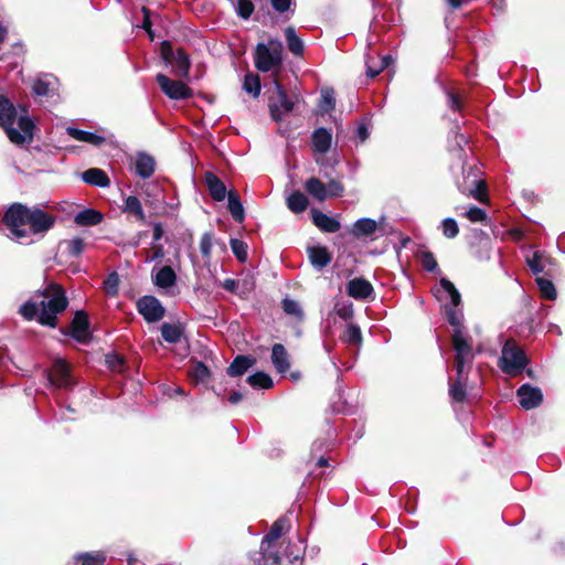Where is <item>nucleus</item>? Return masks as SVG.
Wrapping results in <instances>:
<instances>
[{
    "instance_id": "nucleus-10",
    "label": "nucleus",
    "mask_w": 565,
    "mask_h": 565,
    "mask_svg": "<svg viewBox=\"0 0 565 565\" xmlns=\"http://www.w3.org/2000/svg\"><path fill=\"white\" fill-rule=\"evenodd\" d=\"M479 170L473 167H469V172L465 175V181L461 184H458L459 190L462 193H466L479 202H486V182L480 179Z\"/></svg>"
},
{
    "instance_id": "nucleus-58",
    "label": "nucleus",
    "mask_w": 565,
    "mask_h": 565,
    "mask_svg": "<svg viewBox=\"0 0 565 565\" xmlns=\"http://www.w3.org/2000/svg\"><path fill=\"white\" fill-rule=\"evenodd\" d=\"M335 312L341 319L350 320L353 317V306L352 303H337Z\"/></svg>"
},
{
    "instance_id": "nucleus-28",
    "label": "nucleus",
    "mask_w": 565,
    "mask_h": 565,
    "mask_svg": "<svg viewBox=\"0 0 565 565\" xmlns=\"http://www.w3.org/2000/svg\"><path fill=\"white\" fill-rule=\"evenodd\" d=\"M305 189L309 195H311L317 201H324L328 199V193L326 192V184L318 178L312 177L308 179L305 183Z\"/></svg>"
},
{
    "instance_id": "nucleus-60",
    "label": "nucleus",
    "mask_w": 565,
    "mask_h": 565,
    "mask_svg": "<svg viewBox=\"0 0 565 565\" xmlns=\"http://www.w3.org/2000/svg\"><path fill=\"white\" fill-rule=\"evenodd\" d=\"M142 13H143V21H142V24H141V28L145 29L149 35V38L151 40H153L154 38V34H153V31L151 29V20H150V10L146 7H142L141 9Z\"/></svg>"
},
{
    "instance_id": "nucleus-64",
    "label": "nucleus",
    "mask_w": 565,
    "mask_h": 565,
    "mask_svg": "<svg viewBox=\"0 0 565 565\" xmlns=\"http://www.w3.org/2000/svg\"><path fill=\"white\" fill-rule=\"evenodd\" d=\"M322 100H323V104L326 105V109L327 110H331L334 108L335 106V99L333 97V93L332 92H329V90H326L322 93Z\"/></svg>"
},
{
    "instance_id": "nucleus-6",
    "label": "nucleus",
    "mask_w": 565,
    "mask_h": 565,
    "mask_svg": "<svg viewBox=\"0 0 565 565\" xmlns=\"http://www.w3.org/2000/svg\"><path fill=\"white\" fill-rule=\"evenodd\" d=\"M527 363L525 353L516 347L515 342L508 340L503 348L500 358L501 370L509 375H515L522 372Z\"/></svg>"
},
{
    "instance_id": "nucleus-39",
    "label": "nucleus",
    "mask_w": 565,
    "mask_h": 565,
    "mask_svg": "<svg viewBox=\"0 0 565 565\" xmlns=\"http://www.w3.org/2000/svg\"><path fill=\"white\" fill-rule=\"evenodd\" d=\"M260 88L259 76L253 73H247L244 77L243 89L253 95V97H258Z\"/></svg>"
},
{
    "instance_id": "nucleus-26",
    "label": "nucleus",
    "mask_w": 565,
    "mask_h": 565,
    "mask_svg": "<svg viewBox=\"0 0 565 565\" xmlns=\"http://www.w3.org/2000/svg\"><path fill=\"white\" fill-rule=\"evenodd\" d=\"M82 179L84 182L99 188H106L110 184L107 174L98 168L87 169L82 173Z\"/></svg>"
},
{
    "instance_id": "nucleus-12",
    "label": "nucleus",
    "mask_w": 565,
    "mask_h": 565,
    "mask_svg": "<svg viewBox=\"0 0 565 565\" xmlns=\"http://www.w3.org/2000/svg\"><path fill=\"white\" fill-rule=\"evenodd\" d=\"M46 380L50 385L63 388H70L74 385L71 375L70 365L62 359H56L51 372H47Z\"/></svg>"
},
{
    "instance_id": "nucleus-63",
    "label": "nucleus",
    "mask_w": 565,
    "mask_h": 565,
    "mask_svg": "<svg viewBox=\"0 0 565 565\" xmlns=\"http://www.w3.org/2000/svg\"><path fill=\"white\" fill-rule=\"evenodd\" d=\"M447 103L448 106L454 110H460L461 108V102L459 97L451 92L447 93Z\"/></svg>"
},
{
    "instance_id": "nucleus-61",
    "label": "nucleus",
    "mask_w": 565,
    "mask_h": 565,
    "mask_svg": "<svg viewBox=\"0 0 565 565\" xmlns=\"http://www.w3.org/2000/svg\"><path fill=\"white\" fill-rule=\"evenodd\" d=\"M292 1L294 0H270L273 8L279 13L288 11Z\"/></svg>"
},
{
    "instance_id": "nucleus-24",
    "label": "nucleus",
    "mask_w": 565,
    "mask_h": 565,
    "mask_svg": "<svg viewBox=\"0 0 565 565\" xmlns=\"http://www.w3.org/2000/svg\"><path fill=\"white\" fill-rule=\"evenodd\" d=\"M331 132L323 127H320L312 132V146L317 153L323 154L328 152L331 147Z\"/></svg>"
},
{
    "instance_id": "nucleus-62",
    "label": "nucleus",
    "mask_w": 565,
    "mask_h": 565,
    "mask_svg": "<svg viewBox=\"0 0 565 565\" xmlns=\"http://www.w3.org/2000/svg\"><path fill=\"white\" fill-rule=\"evenodd\" d=\"M164 257V248L161 244L153 245V252L147 257V262L161 260Z\"/></svg>"
},
{
    "instance_id": "nucleus-32",
    "label": "nucleus",
    "mask_w": 565,
    "mask_h": 565,
    "mask_svg": "<svg viewBox=\"0 0 565 565\" xmlns=\"http://www.w3.org/2000/svg\"><path fill=\"white\" fill-rule=\"evenodd\" d=\"M227 207L232 217L236 222L242 223L245 218V211L238 194L235 191H230L227 193Z\"/></svg>"
},
{
    "instance_id": "nucleus-52",
    "label": "nucleus",
    "mask_w": 565,
    "mask_h": 565,
    "mask_svg": "<svg viewBox=\"0 0 565 565\" xmlns=\"http://www.w3.org/2000/svg\"><path fill=\"white\" fill-rule=\"evenodd\" d=\"M192 377L198 382H204L210 376V370L202 362H196L191 371Z\"/></svg>"
},
{
    "instance_id": "nucleus-46",
    "label": "nucleus",
    "mask_w": 565,
    "mask_h": 565,
    "mask_svg": "<svg viewBox=\"0 0 565 565\" xmlns=\"http://www.w3.org/2000/svg\"><path fill=\"white\" fill-rule=\"evenodd\" d=\"M230 246L235 255V257L239 262H245L247 259V244L238 238H231Z\"/></svg>"
},
{
    "instance_id": "nucleus-55",
    "label": "nucleus",
    "mask_w": 565,
    "mask_h": 565,
    "mask_svg": "<svg viewBox=\"0 0 565 565\" xmlns=\"http://www.w3.org/2000/svg\"><path fill=\"white\" fill-rule=\"evenodd\" d=\"M200 252L205 259H210L212 252V234L204 233L200 241Z\"/></svg>"
},
{
    "instance_id": "nucleus-44",
    "label": "nucleus",
    "mask_w": 565,
    "mask_h": 565,
    "mask_svg": "<svg viewBox=\"0 0 565 565\" xmlns=\"http://www.w3.org/2000/svg\"><path fill=\"white\" fill-rule=\"evenodd\" d=\"M544 260L545 258L541 252H534L531 257L526 258V264L533 274L539 275L545 268Z\"/></svg>"
},
{
    "instance_id": "nucleus-47",
    "label": "nucleus",
    "mask_w": 565,
    "mask_h": 565,
    "mask_svg": "<svg viewBox=\"0 0 565 565\" xmlns=\"http://www.w3.org/2000/svg\"><path fill=\"white\" fill-rule=\"evenodd\" d=\"M75 559L82 561V565H104L106 556L103 553H85L75 556Z\"/></svg>"
},
{
    "instance_id": "nucleus-54",
    "label": "nucleus",
    "mask_w": 565,
    "mask_h": 565,
    "mask_svg": "<svg viewBox=\"0 0 565 565\" xmlns=\"http://www.w3.org/2000/svg\"><path fill=\"white\" fill-rule=\"evenodd\" d=\"M465 215L471 222H486L488 217L486 211L478 206L469 207Z\"/></svg>"
},
{
    "instance_id": "nucleus-23",
    "label": "nucleus",
    "mask_w": 565,
    "mask_h": 565,
    "mask_svg": "<svg viewBox=\"0 0 565 565\" xmlns=\"http://www.w3.org/2000/svg\"><path fill=\"white\" fill-rule=\"evenodd\" d=\"M377 230V222L373 218L362 217L355 221L351 228V234L356 238L369 237Z\"/></svg>"
},
{
    "instance_id": "nucleus-56",
    "label": "nucleus",
    "mask_w": 565,
    "mask_h": 565,
    "mask_svg": "<svg viewBox=\"0 0 565 565\" xmlns=\"http://www.w3.org/2000/svg\"><path fill=\"white\" fill-rule=\"evenodd\" d=\"M84 241L81 237H75L67 243V252L71 256L77 257L84 250Z\"/></svg>"
},
{
    "instance_id": "nucleus-25",
    "label": "nucleus",
    "mask_w": 565,
    "mask_h": 565,
    "mask_svg": "<svg viewBox=\"0 0 565 565\" xmlns=\"http://www.w3.org/2000/svg\"><path fill=\"white\" fill-rule=\"evenodd\" d=\"M256 363V359L248 356V355H237L233 362L230 364V366L226 370V373L232 376H241L243 375L248 369H250Z\"/></svg>"
},
{
    "instance_id": "nucleus-40",
    "label": "nucleus",
    "mask_w": 565,
    "mask_h": 565,
    "mask_svg": "<svg viewBox=\"0 0 565 565\" xmlns=\"http://www.w3.org/2000/svg\"><path fill=\"white\" fill-rule=\"evenodd\" d=\"M535 280L543 298L548 300L556 299L557 291L552 280L544 277H537Z\"/></svg>"
},
{
    "instance_id": "nucleus-49",
    "label": "nucleus",
    "mask_w": 565,
    "mask_h": 565,
    "mask_svg": "<svg viewBox=\"0 0 565 565\" xmlns=\"http://www.w3.org/2000/svg\"><path fill=\"white\" fill-rule=\"evenodd\" d=\"M440 228L443 231L444 236L447 238H455L459 233V227L455 218L447 217L443 220Z\"/></svg>"
},
{
    "instance_id": "nucleus-57",
    "label": "nucleus",
    "mask_w": 565,
    "mask_h": 565,
    "mask_svg": "<svg viewBox=\"0 0 565 565\" xmlns=\"http://www.w3.org/2000/svg\"><path fill=\"white\" fill-rule=\"evenodd\" d=\"M471 363H461V362H455V369H456V380L454 382L459 384L467 385L468 383V371H466V365H470Z\"/></svg>"
},
{
    "instance_id": "nucleus-11",
    "label": "nucleus",
    "mask_w": 565,
    "mask_h": 565,
    "mask_svg": "<svg viewBox=\"0 0 565 565\" xmlns=\"http://www.w3.org/2000/svg\"><path fill=\"white\" fill-rule=\"evenodd\" d=\"M138 312L149 322H157L166 315V309L154 296H143L137 301Z\"/></svg>"
},
{
    "instance_id": "nucleus-4",
    "label": "nucleus",
    "mask_w": 565,
    "mask_h": 565,
    "mask_svg": "<svg viewBox=\"0 0 565 565\" xmlns=\"http://www.w3.org/2000/svg\"><path fill=\"white\" fill-rule=\"evenodd\" d=\"M434 292L439 301L450 300V303L445 305L447 321L454 327V330H462V313L456 309L461 302V296L455 285L447 278H441L439 287H436Z\"/></svg>"
},
{
    "instance_id": "nucleus-22",
    "label": "nucleus",
    "mask_w": 565,
    "mask_h": 565,
    "mask_svg": "<svg viewBox=\"0 0 565 565\" xmlns=\"http://www.w3.org/2000/svg\"><path fill=\"white\" fill-rule=\"evenodd\" d=\"M313 224L326 233H335L341 228V224L334 217H331L320 211H312Z\"/></svg>"
},
{
    "instance_id": "nucleus-41",
    "label": "nucleus",
    "mask_w": 565,
    "mask_h": 565,
    "mask_svg": "<svg viewBox=\"0 0 565 565\" xmlns=\"http://www.w3.org/2000/svg\"><path fill=\"white\" fill-rule=\"evenodd\" d=\"M125 211L134 214L140 221H143L146 217L140 200L134 195H129L125 200Z\"/></svg>"
},
{
    "instance_id": "nucleus-43",
    "label": "nucleus",
    "mask_w": 565,
    "mask_h": 565,
    "mask_svg": "<svg viewBox=\"0 0 565 565\" xmlns=\"http://www.w3.org/2000/svg\"><path fill=\"white\" fill-rule=\"evenodd\" d=\"M449 396L455 403H462L467 396V385L449 381Z\"/></svg>"
},
{
    "instance_id": "nucleus-48",
    "label": "nucleus",
    "mask_w": 565,
    "mask_h": 565,
    "mask_svg": "<svg viewBox=\"0 0 565 565\" xmlns=\"http://www.w3.org/2000/svg\"><path fill=\"white\" fill-rule=\"evenodd\" d=\"M282 309L289 316H295L299 319L303 318L302 308L297 300L285 298L282 300Z\"/></svg>"
},
{
    "instance_id": "nucleus-18",
    "label": "nucleus",
    "mask_w": 565,
    "mask_h": 565,
    "mask_svg": "<svg viewBox=\"0 0 565 565\" xmlns=\"http://www.w3.org/2000/svg\"><path fill=\"white\" fill-rule=\"evenodd\" d=\"M307 253L311 265L317 270L327 267L332 260V254L324 246H309Z\"/></svg>"
},
{
    "instance_id": "nucleus-9",
    "label": "nucleus",
    "mask_w": 565,
    "mask_h": 565,
    "mask_svg": "<svg viewBox=\"0 0 565 565\" xmlns=\"http://www.w3.org/2000/svg\"><path fill=\"white\" fill-rule=\"evenodd\" d=\"M156 81L170 99L182 100L193 96L192 89L181 81L171 79L161 73L156 76Z\"/></svg>"
},
{
    "instance_id": "nucleus-15",
    "label": "nucleus",
    "mask_w": 565,
    "mask_h": 565,
    "mask_svg": "<svg viewBox=\"0 0 565 565\" xmlns=\"http://www.w3.org/2000/svg\"><path fill=\"white\" fill-rule=\"evenodd\" d=\"M70 334L79 343H88L90 340L89 321L85 311L78 310L75 312Z\"/></svg>"
},
{
    "instance_id": "nucleus-19",
    "label": "nucleus",
    "mask_w": 565,
    "mask_h": 565,
    "mask_svg": "<svg viewBox=\"0 0 565 565\" xmlns=\"http://www.w3.org/2000/svg\"><path fill=\"white\" fill-rule=\"evenodd\" d=\"M152 279L159 288H171L177 284V274L171 266H163L152 270Z\"/></svg>"
},
{
    "instance_id": "nucleus-45",
    "label": "nucleus",
    "mask_w": 565,
    "mask_h": 565,
    "mask_svg": "<svg viewBox=\"0 0 565 565\" xmlns=\"http://www.w3.org/2000/svg\"><path fill=\"white\" fill-rule=\"evenodd\" d=\"M40 311L38 302L33 300L24 302L19 309L20 315L26 320L39 318Z\"/></svg>"
},
{
    "instance_id": "nucleus-35",
    "label": "nucleus",
    "mask_w": 565,
    "mask_h": 565,
    "mask_svg": "<svg viewBox=\"0 0 565 565\" xmlns=\"http://www.w3.org/2000/svg\"><path fill=\"white\" fill-rule=\"evenodd\" d=\"M308 204V199L300 191H295L287 198V206L294 213L303 212Z\"/></svg>"
},
{
    "instance_id": "nucleus-3",
    "label": "nucleus",
    "mask_w": 565,
    "mask_h": 565,
    "mask_svg": "<svg viewBox=\"0 0 565 565\" xmlns=\"http://www.w3.org/2000/svg\"><path fill=\"white\" fill-rule=\"evenodd\" d=\"M39 297L41 298L39 322L42 326L55 328L57 315L68 305L64 289L58 285H49L43 291H39Z\"/></svg>"
},
{
    "instance_id": "nucleus-33",
    "label": "nucleus",
    "mask_w": 565,
    "mask_h": 565,
    "mask_svg": "<svg viewBox=\"0 0 565 565\" xmlns=\"http://www.w3.org/2000/svg\"><path fill=\"white\" fill-rule=\"evenodd\" d=\"M301 557V548L296 544L288 543L284 551L279 550V558L281 559V565H299Z\"/></svg>"
},
{
    "instance_id": "nucleus-27",
    "label": "nucleus",
    "mask_w": 565,
    "mask_h": 565,
    "mask_svg": "<svg viewBox=\"0 0 565 565\" xmlns=\"http://www.w3.org/2000/svg\"><path fill=\"white\" fill-rule=\"evenodd\" d=\"M67 134L75 140L87 142L94 146H100L105 142V138L92 131H86L73 127L67 128Z\"/></svg>"
},
{
    "instance_id": "nucleus-2",
    "label": "nucleus",
    "mask_w": 565,
    "mask_h": 565,
    "mask_svg": "<svg viewBox=\"0 0 565 565\" xmlns=\"http://www.w3.org/2000/svg\"><path fill=\"white\" fill-rule=\"evenodd\" d=\"M0 127L9 140L17 146L33 141L35 128L33 120L29 116H20L17 120V109L6 96H0Z\"/></svg>"
},
{
    "instance_id": "nucleus-59",
    "label": "nucleus",
    "mask_w": 565,
    "mask_h": 565,
    "mask_svg": "<svg viewBox=\"0 0 565 565\" xmlns=\"http://www.w3.org/2000/svg\"><path fill=\"white\" fill-rule=\"evenodd\" d=\"M106 362L113 371L121 372L125 361L121 356L117 354L107 355Z\"/></svg>"
},
{
    "instance_id": "nucleus-36",
    "label": "nucleus",
    "mask_w": 565,
    "mask_h": 565,
    "mask_svg": "<svg viewBox=\"0 0 565 565\" xmlns=\"http://www.w3.org/2000/svg\"><path fill=\"white\" fill-rule=\"evenodd\" d=\"M468 140L465 135L459 132L458 124L450 130L449 134V148L451 151L457 152L458 157L461 158V152L463 151V145H467Z\"/></svg>"
},
{
    "instance_id": "nucleus-53",
    "label": "nucleus",
    "mask_w": 565,
    "mask_h": 565,
    "mask_svg": "<svg viewBox=\"0 0 565 565\" xmlns=\"http://www.w3.org/2000/svg\"><path fill=\"white\" fill-rule=\"evenodd\" d=\"M326 192L328 193V198H340L344 193L343 184L338 180H330L327 184Z\"/></svg>"
},
{
    "instance_id": "nucleus-42",
    "label": "nucleus",
    "mask_w": 565,
    "mask_h": 565,
    "mask_svg": "<svg viewBox=\"0 0 565 565\" xmlns=\"http://www.w3.org/2000/svg\"><path fill=\"white\" fill-rule=\"evenodd\" d=\"M343 339L345 342L352 345H361L362 343V332L358 324L349 323L344 331Z\"/></svg>"
},
{
    "instance_id": "nucleus-21",
    "label": "nucleus",
    "mask_w": 565,
    "mask_h": 565,
    "mask_svg": "<svg viewBox=\"0 0 565 565\" xmlns=\"http://www.w3.org/2000/svg\"><path fill=\"white\" fill-rule=\"evenodd\" d=\"M270 359L278 373L284 374L290 369L289 356L282 344L275 343L273 345Z\"/></svg>"
},
{
    "instance_id": "nucleus-31",
    "label": "nucleus",
    "mask_w": 565,
    "mask_h": 565,
    "mask_svg": "<svg viewBox=\"0 0 565 565\" xmlns=\"http://www.w3.org/2000/svg\"><path fill=\"white\" fill-rule=\"evenodd\" d=\"M74 221L77 225L93 226L103 221V214L93 209H85L75 215Z\"/></svg>"
},
{
    "instance_id": "nucleus-17",
    "label": "nucleus",
    "mask_w": 565,
    "mask_h": 565,
    "mask_svg": "<svg viewBox=\"0 0 565 565\" xmlns=\"http://www.w3.org/2000/svg\"><path fill=\"white\" fill-rule=\"evenodd\" d=\"M373 291V286L364 278H353L347 285L348 295L356 300L369 298Z\"/></svg>"
},
{
    "instance_id": "nucleus-38",
    "label": "nucleus",
    "mask_w": 565,
    "mask_h": 565,
    "mask_svg": "<svg viewBox=\"0 0 565 565\" xmlns=\"http://www.w3.org/2000/svg\"><path fill=\"white\" fill-rule=\"evenodd\" d=\"M173 61L174 74L179 77H188L190 70V61L188 55L182 50H179L175 56H173Z\"/></svg>"
},
{
    "instance_id": "nucleus-50",
    "label": "nucleus",
    "mask_w": 565,
    "mask_h": 565,
    "mask_svg": "<svg viewBox=\"0 0 565 565\" xmlns=\"http://www.w3.org/2000/svg\"><path fill=\"white\" fill-rule=\"evenodd\" d=\"M420 264L425 270L440 274L437 260L431 252H424L422 254Z\"/></svg>"
},
{
    "instance_id": "nucleus-37",
    "label": "nucleus",
    "mask_w": 565,
    "mask_h": 565,
    "mask_svg": "<svg viewBox=\"0 0 565 565\" xmlns=\"http://www.w3.org/2000/svg\"><path fill=\"white\" fill-rule=\"evenodd\" d=\"M247 383L256 390H267L273 387L274 382L271 377L265 372H256L247 377Z\"/></svg>"
},
{
    "instance_id": "nucleus-20",
    "label": "nucleus",
    "mask_w": 565,
    "mask_h": 565,
    "mask_svg": "<svg viewBox=\"0 0 565 565\" xmlns=\"http://www.w3.org/2000/svg\"><path fill=\"white\" fill-rule=\"evenodd\" d=\"M204 179L212 199L217 202L223 201L228 193L224 182L216 174L210 171L205 173Z\"/></svg>"
},
{
    "instance_id": "nucleus-8",
    "label": "nucleus",
    "mask_w": 565,
    "mask_h": 565,
    "mask_svg": "<svg viewBox=\"0 0 565 565\" xmlns=\"http://www.w3.org/2000/svg\"><path fill=\"white\" fill-rule=\"evenodd\" d=\"M281 65L280 44L276 49H269L266 44L259 43L255 51V66L260 72H269Z\"/></svg>"
},
{
    "instance_id": "nucleus-1",
    "label": "nucleus",
    "mask_w": 565,
    "mask_h": 565,
    "mask_svg": "<svg viewBox=\"0 0 565 565\" xmlns=\"http://www.w3.org/2000/svg\"><path fill=\"white\" fill-rule=\"evenodd\" d=\"M56 217L39 207L13 203L3 215V223L10 230V238L19 243L30 234L43 236L55 224Z\"/></svg>"
},
{
    "instance_id": "nucleus-14",
    "label": "nucleus",
    "mask_w": 565,
    "mask_h": 565,
    "mask_svg": "<svg viewBox=\"0 0 565 565\" xmlns=\"http://www.w3.org/2000/svg\"><path fill=\"white\" fill-rule=\"evenodd\" d=\"M516 394L520 405L527 411L539 407L543 402V393L541 388L527 383L521 385Z\"/></svg>"
},
{
    "instance_id": "nucleus-29",
    "label": "nucleus",
    "mask_w": 565,
    "mask_h": 565,
    "mask_svg": "<svg viewBox=\"0 0 565 565\" xmlns=\"http://www.w3.org/2000/svg\"><path fill=\"white\" fill-rule=\"evenodd\" d=\"M285 38L287 42L288 50L295 56H301L305 51L303 41L298 36L296 30L292 26H287L285 29Z\"/></svg>"
},
{
    "instance_id": "nucleus-5",
    "label": "nucleus",
    "mask_w": 565,
    "mask_h": 565,
    "mask_svg": "<svg viewBox=\"0 0 565 565\" xmlns=\"http://www.w3.org/2000/svg\"><path fill=\"white\" fill-rule=\"evenodd\" d=\"M286 522L285 518H279L274 522L269 532L263 537L260 554L264 565H281L277 541L285 531Z\"/></svg>"
},
{
    "instance_id": "nucleus-30",
    "label": "nucleus",
    "mask_w": 565,
    "mask_h": 565,
    "mask_svg": "<svg viewBox=\"0 0 565 565\" xmlns=\"http://www.w3.org/2000/svg\"><path fill=\"white\" fill-rule=\"evenodd\" d=\"M54 85L55 78L44 75L34 81L32 89L36 96H51L54 93Z\"/></svg>"
},
{
    "instance_id": "nucleus-34",
    "label": "nucleus",
    "mask_w": 565,
    "mask_h": 565,
    "mask_svg": "<svg viewBox=\"0 0 565 565\" xmlns=\"http://www.w3.org/2000/svg\"><path fill=\"white\" fill-rule=\"evenodd\" d=\"M161 335L166 342L174 344L180 342L183 335V329L180 324L164 322L161 326Z\"/></svg>"
},
{
    "instance_id": "nucleus-16",
    "label": "nucleus",
    "mask_w": 565,
    "mask_h": 565,
    "mask_svg": "<svg viewBox=\"0 0 565 565\" xmlns=\"http://www.w3.org/2000/svg\"><path fill=\"white\" fill-rule=\"evenodd\" d=\"M156 160L147 152H138L135 157V173L141 179H149L156 171Z\"/></svg>"
},
{
    "instance_id": "nucleus-7",
    "label": "nucleus",
    "mask_w": 565,
    "mask_h": 565,
    "mask_svg": "<svg viewBox=\"0 0 565 565\" xmlns=\"http://www.w3.org/2000/svg\"><path fill=\"white\" fill-rule=\"evenodd\" d=\"M275 96L269 98V113L275 121H281L282 118L294 110L295 103L288 97L282 86L275 81Z\"/></svg>"
},
{
    "instance_id": "nucleus-51",
    "label": "nucleus",
    "mask_w": 565,
    "mask_h": 565,
    "mask_svg": "<svg viewBox=\"0 0 565 565\" xmlns=\"http://www.w3.org/2000/svg\"><path fill=\"white\" fill-rule=\"evenodd\" d=\"M254 12V4L249 0H237L236 13L244 20H247Z\"/></svg>"
},
{
    "instance_id": "nucleus-13",
    "label": "nucleus",
    "mask_w": 565,
    "mask_h": 565,
    "mask_svg": "<svg viewBox=\"0 0 565 565\" xmlns=\"http://www.w3.org/2000/svg\"><path fill=\"white\" fill-rule=\"evenodd\" d=\"M452 345L456 352L455 362L472 363L475 358L472 347L462 330H454Z\"/></svg>"
}]
</instances>
